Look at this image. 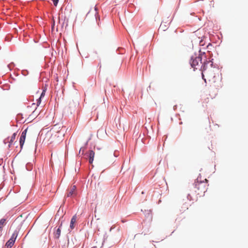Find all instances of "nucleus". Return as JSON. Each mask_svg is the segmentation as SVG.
Returning a JSON list of instances; mask_svg holds the SVG:
<instances>
[{"label":"nucleus","mask_w":248,"mask_h":248,"mask_svg":"<svg viewBox=\"0 0 248 248\" xmlns=\"http://www.w3.org/2000/svg\"><path fill=\"white\" fill-rule=\"evenodd\" d=\"M76 220H77V216L76 215H74L71 220V222H70V228L73 229L74 228V224L75 223V222H76Z\"/></svg>","instance_id":"1a4fd4ad"},{"label":"nucleus","mask_w":248,"mask_h":248,"mask_svg":"<svg viewBox=\"0 0 248 248\" xmlns=\"http://www.w3.org/2000/svg\"><path fill=\"white\" fill-rule=\"evenodd\" d=\"M18 235V232L15 231L11 236L10 239L6 242L5 246L7 248H11L14 245L15 242Z\"/></svg>","instance_id":"20e7f679"},{"label":"nucleus","mask_w":248,"mask_h":248,"mask_svg":"<svg viewBox=\"0 0 248 248\" xmlns=\"http://www.w3.org/2000/svg\"><path fill=\"white\" fill-rule=\"evenodd\" d=\"M6 219L2 218L0 220V231L2 230L3 227L5 224Z\"/></svg>","instance_id":"9d476101"},{"label":"nucleus","mask_w":248,"mask_h":248,"mask_svg":"<svg viewBox=\"0 0 248 248\" xmlns=\"http://www.w3.org/2000/svg\"><path fill=\"white\" fill-rule=\"evenodd\" d=\"M58 1H59V0H53V4L54 5L56 6L57 5V4L58 3Z\"/></svg>","instance_id":"ddd939ff"},{"label":"nucleus","mask_w":248,"mask_h":248,"mask_svg":"<svg viewBox=\"0 0 248 248\" xmlns=\"http://www.w3.org/2000/svg\"><path fill=\"white\" fill-rule=\"evenodd\" d=\"M45 91H43V92L42 93L41 95V96H40V97H42L43 96H44V95H45Z\"/></svg>","instance_id":"dca6fc26"},{"label":"nucleus","mask_w":248,"mask_h":248,"mask_svg":"<svg viewBox=\"0 0 248 248\" xmlns=\"http://www.w3.org/2000/svg\"><path fill=\"white\" fill-rule=\"evenodd\" d=\"M163 27V24L162 23L160 25V28H162Z\"/></svg>","instance_id":"a211bd4d"},{"label":"nucleus","mask_w":248,"mask_h":248,"mask_svg":"<svg viewBox=\"0 0 248 248\" xmlns=\"http://www.w3.org/2000/svg\"><path fill=\"white\" fill-rule=\"evenodd\" d=\"M96 248V247H93V248Z\"/></svg>","instance_id":"6ab92c4d"},{"label":"nucleus","mask_w":248,"mask_h":248,"mask_svg":"<svg viewBox=\"0 0 248 248\" xmlns=\"http://www.w3.org/2000/svg\"><path fill=\"white\" fill-rule=\"evenodd\" d=\"M41 98L42 97H40L37 100V106H39V105L41 103Z\"/></svg>","instance_id":"4468645a"},{"label":"nucleus","mask_w":248,"mask_h":248,"mask_svg":"<svg viewBox=\"0 0 248 248\" xmlns=\"http://www.w3.org/2000/svg\"><path fill=\"white\" fill-rule=\"evenodd\" d=\"M86 155H87V156L88 157L89 163L92 164L93 161L95 153L93 151L90 150L89 151V153H86Z\"/></svg>","instance_id":"0eeeda50"},{"label":"nucleus","mask_w":248,"mask_h":248,"mask_svg":"<svg viewBox=\"0 0 248 248\" xmlns=\"http://www.w3.org/2000/svg\"><path fill=\"white\" fill-rule=\"evenodd\" d=\"M60 234H61V230H60V228H59L56 231V234H55L56 237L57 238H59V237L60 236Z\"/></svg>","instance_id":"f8f14e48"},{"label":"nucleus","mask_w":248,"mask_h":248,"mask_svg":"<svg viewBox=\"0 0 248 248\" xmlns=\"http://www.w3.org/2000/svg\"><path fill=\"white\" fill-rule=\"evenodd\" d=\"M27 130H28V128H26L22 132V133L21 134V137L20 138V140H19L20 146L21 148H22V147L24 145V143L25 142Z\"/></svg>","instance_id":"39448f33"},{"label":"nucleus","mask_w":248,"mask_h":248,"mask_svg":"<svg viewBox=\"0 0 248 248\" xmlns=\"http://www.w3.org/2000/svg\"><path fill=\"white\" fill-rule=\"evenodd\" d=\"M191 59L193 60V62H202V61L203 62H212V60H207L206 59V56L204 52H202L199 51L198 54H195V56L191 57Z\"/></svg>","instance_id":"7ed1b4c3"},{"label":"nucleus","mask_w":248,"mask_h":248,"mask_svg":"<svg viewBox=\"0 0 248 248\" xmlns=\"http://www.w3.org/2000/svg\"><path fill=\"white\" fill-rule=\"evenodd\" d=\"M76 186H72L70 187V189L68 190V192L66 196L67 197L75 196L76 195Z\"/></svg>","instance_id":"423d86ee"},{"label":"nucleus","mask_w":248,"mask_h":248,"mask_svg":"<svg viewBox=\"0 0 248 248\" xmlns=\"http://www.w3.org/2000/svg\"><path fill=\"white\" fill-rule=\"evenodd\" d=\"M205 182H199L197 180L194 183V191L196 193L197 195L201 196L203 195L207 190V179H205Z\"/></svg>","instance_id":"f257e3e1"},{"label":"nucleus","mask_w":248,"mask_h":248,"mask_svg":"<svg viewBox=\"0 0 248 248\" xmlns=\"http://www.w3.org/2000/svg\"><path fill=\"white\" fill-rule=\"evenodd\" d=\"M198 64V63H194V62H192L191 63V66L192 67L194 68V66L196 65H197Z\"/></svg>","instance_id":"2eb2a0df"},{"label":"nucleus","mask_w":248,"mask_h":248,"mask_svg":"<svg viewBox=\"0 0 248 248\" xmlns=\"http://www.w3.org/2000/svg\"><path fill=\"white\" fill-rule=\"evenodd\" d=\"M189 206V203L186 202H184L182 203V205L180 208V212L183 213H184L186 211L188 210Z\"/></svg>","instance_id":"6e6552de"},{"label":"nucleus","mask_w":248,"mask_h":248,"mask_svg":"<svg viewBox=\"0 0 248 248\" xmlns=\"http://www.w3.org/2000/svg\"><path fill=\"white\" fill-rule=\"evenodd\" d=\"M60 127H58V126L55 125L50 130V133H47L48 136L51 135L52 140L51 142H53L56 140V138H61L64 136V133L62 132V129L59 130Z\"/></svg>","instance_id":"f03ea898"},{"label":"nucleus","mask_w":248,"mask_h":248,"mask_svg":"<svg viewBox=\"0 0 248 248\" xmlns=\"http://www.w3.org/2000/svg\"><path fill=\"white\" fill-rule=\"evenodd\" d=\"M16 133H14L12 136H11V138H10V140L9 141V146L10 147V144H11L13 141L15 140V139H16Z\"/></svg>","instance_id":"9b49d317"},{"label":"nucleus","mask_w":248,"mask_h":248,"mask_svg":"<svg viewBox=\"0 0 248 248\" xmlns=\"http://www.w3.org/2000/svg\"><path fill=\"white\" fill-rule=\"evenodd\" d=\"M8 67L9 68V69H11V64H9V65H8Z\"/></svg>","instance_id":"f3484780"}]
</instances>
